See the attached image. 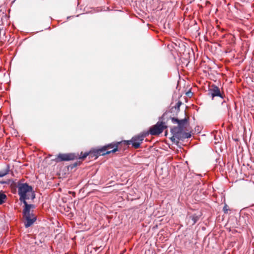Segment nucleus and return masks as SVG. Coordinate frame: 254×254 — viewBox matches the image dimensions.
<instances>
[{
  "label": "nucleus",
  "instance_id": "nucleus-1",
  "mask_svg": "<svg viewBox=\"0 0 254 254\" xmlns=\"http://www.w3.org/2000/svg\"><path fill=\"white\" fill-rule=\"evenodd\" d=\"M21 202L24 204V207L23 209V216L26 221L24 225L26 228L30 227L36 220V216L33 213V209L35 208V205L32 204H28L26 200Z\"/></svg>",
  "mask_w": 254,
  "mask_h": 254
},
{
  "label": "nucleus",
  "instance_id": "nucleus-2",
  "mask_svg": "<svg viewBox=\"0 0 254 254\" xmlns=\"http://www.w3.org/2000/svg\"><path fill=\"white\" fill-rule=\"evenodd\" d=\"M17 188L20 202L29 199L34 200L35 198L36 194L32 187L27 183H18Z\"/></svg>",
  "mask_w": 254,
  "mask_h": 254
},
{
  "label": "nucleus",
  "instance_id": "nucleus-3",
  "mask_svg": "<svg viewBox=\"0 0 254 254\" xmlns=\"http://www.w3.org/2000/svg\"><path fill=\"white\" fill-rule=\"evenodd\" d=\"M121 143V142H113L100 148L94 149L91 152V156L97 158L101 155L103 156L111 153H114L118 151V145Z\"/></svg>",
  "mask_w": 254,
  "mask_h": 254
},
{
  "label": "nucleus",
  "instance_id": "nucleus-4",
  "mask_svg": "<svg viewBox=\"0 0 254 254\" xmlns=\"http://www.w3.org/2000/svg\"><path fill=\"white\" fill-rule=\"evenodd\" d=\"M121 143V142H113L100 148L94 149L91 152V156L97 158L101 155L103 156L111 153H114L118 151V145Z\"/></svg>",
  "mask_w": 254,
  "mask_h": 254
},
{
  "label": "nucleus",
  "instance_id": "nucleus-5",
  "mask_svg": "<svg viewBox=\"0 0 254 254\" xmlns=\"http://www.w3.org/2000/svg\"><path fill=\"white\" fill-rule=\"evenodd\" d=\"M164 115L165 114L159 118V121H158L156 124L150 128L149 133L150 134L153 135H158L163 132L164 129L167 127L165 122L162 121Z\"/></svg>",
  "mask_w": 254,
  "mask_h": 254
},
{
  "label": "nucleus",
  "instance_id": "nucleus-6",
  "mask_svg": "<svg viewBox=\"0 0 254 254\" xmlns=\"http://www.w3.org/2000/svg\"><path fill=\"white\" fill-rule=\"evenodd\" d=\"M146 135V133H144L143 134L135 136L132 137V138L129 140L124 141V142L127 145H129L131 144L132 146H133L135 148H138L140 146V144L143 140L144 138Z\"/></svg>",
  "mask_w": 254,
  "mask_h": 254
},
{
  "label": "nucleus",
  "instance_id": "nucleus-7",
  "mask_svg": "<svg viewBox=\"0 0 254 254\" xmlns=\"http://www.w3.org/2000/svg\"><path fill=\"white\" fill-rule=\"evenodd\" d=\"M78 158V154L75 153H66L63 154L59 153L57 158L55 159V161L57 162L60 161H68L70 160H73L76 159Z\"/></svg>",
  "mask_w": 254,
  "mask_h": 254
},
{
  "label": "nucleus",
  "instance_id": "nucleus-8",
  "mask_svg": "<svg viewBox=\"0 0 254 254\" xmlns=\"http://www.w3.org/2000/svg\"><path fill=\"white\" fill-rule=\"evenodd\" d=\"M209 95L213 99L215 97L218 96L223 98V96L221 94L219 88L216 85H213L209 90Z\"/></svg>",
  "mask_w": 254,
  "mask_h": 254
},
{
  "label": "nucleus",
  "instance_id": "nucleus-9",
  "mask_svg": "<svg viewBox=\"0 0 254 254\" xmlns=\"http://www.w3.org/2000/svg\"><path fill=\"white\" fill-rule=\"evenodd\" d=\"M181 130L180 134L178 135L177 138L178 140H184L186 138H189L191 137V134L190 133L185 132Z\"/></svg>",
  "mask_w": 254,
  "mask_h": 254
},
{
  "label": "nucleus",
  "instance_id": "nucleus-10",
  "mask_svg": "<svg viewBox=\"0 0 254 254\" xmlns=\"http://www.w3.org/2000/svg\"><path fill=\"white\" fill-rule=\"evenodd\" d=\"M10 171V166L6 164L4 167L0 170V177H3L7 175Z\"/></svg>",
  "mask_w": 254,
  "mask_h": 254
},
{
  "label": "nucleus",
  "instance_id": "nucleus-11",
  "mask_svg": "<svg viewBox=\"0 0 254 254\" xmlns=\"http://www.w3.org/2000/svg\"><path fill=\"white\" fill-rule=\"evenodd\" d=\"M181 130H183V129L179 127H174L171 129L172 134L174 135L176 137H177Z\"/></svg>",
  "mask_w": 254,
  "mask_h": 254
},
{
  "label": "nucleus",
  "instance_id": "nucleus-12",
  "mask_svg": "<svg viewBox=\"0 0 254 254\" xmlns=\"http://www.w3.org/2000/svg\"><path fill=\"white\" fill-rule=\"evenodd\" d=\"M188 121V120L186 118L184 119L179 120L178 127L183 129L184 126L187 123Z\"/></svg>",
  "mask_w": 254,
  "mask_h": 254
},
{
  "label": "nucleus",
  "instance_id": "nucleus-13",
  "mask_svg": "<svg viewBox=\"0 0 254 254\" xmlns=\"http://www.w3.org/2000/svg\"><path fill=\"white\" fill-rule=\"evenodd\" d=\"M6 198V195L3 192H0V204H2L4 202L5 199Z\"/></svg>",
  "mask_w": 254,
  "mask_h": 254
},
{
  "label": "nucleus",
  "instance_id": "nucleus-14",
  "mask_svg": "<svg viewBox=\"0 0 254 254\" xmlns=\"http://www.w3.org/2000/svg\"><path fill=\"white\" fill-rule=\"evenodd\" d=\"M91 152H92V150L90 152H85L82 156H80L79 157L78 156L77 158L84 159L85 158H86L88 155H91Z\"/></svg>",
  "mask_w": 254,
  "mask_h": 254
},
{
  "label": "nucleus",
  "instance_id": "nucleus-15",
  "mask_svg": "<svg viewBox=\"0 0 254 254\" xmlns=\"http://www.w3.org/2000/svg\"><path fill=\"white\" fill-rule=\"evenodd\" d=\"M199 217L198 216H193L191 218V220L193 221V224H195L198 220Z\"/></svg>",
  "mask_w": 254,
  "mask_h": 254
},
{
  "label": "nucleus",
  "instance_id": "nucleus-16",
  "mask_svg": "<svg viewBox=\"0 0 254 254\" xmlns=\"http://www.w3.org/2000/svg\"><path fill=\"white\" fill-rule=\"evenodd\" d=\"M171 121L173 124L179 123V119L178 118H176L175 117L171 118Z\"/></svg>",
  "mask_w": 254,
  "mask_h": 254
},
{
  "label": "nucleus",
  "instance_id": "nucleus-17",
  "mask_svg": "<svg viewBox=\"0 0 254 254\" xmlns=\"http://www.w3.org/2000/svg\"><path fill=\"white\" fill-rule=\"evenodd\" d=\"M170 139H171V141L173 142H176L177 143L178 142V141L177 140H176V139H177V137L176 136H175L174 135H173V136L170 138Z\"/></svg>",
  "mask_w": 254,
  "mask_h": 254
},
{
  "label": "nucleus",
  "instance_id": "nucleus-18",
  "mask_svg": "<svg viewBox=\"0 0 254 254\" xmlns=\"http://www.w3.org/2000/svg\"><path fill=\"white\" fill-rule=\"evenodd\" d=\"M181 104H182V102H180V101H179L177 103L176 106H175V109H177L178 110H179L180 109V107L181 105Z\"/></svg>",
  "mask_w": 254,
  "mask_h": 254
},
{
  "label": "nucleus",
  "instance_id": "nucleus-19",
  "mask_svg": "<svg viewBox=\"0 0 254 254\" xmlns=\"http://www.w3.org/2000/svg\"><path fill=\"white\" fill-rule=\"evenodd\" d=\"M223 211H224L225 213H227V211H228V209H227V205L226 204H225L224 205V206L223 207Z\"/></svg>",
  "mask_w": 254,
  "mask_h": 254
},
{
  "label": "nucleus",
  "instance_id": "nucleus-20",
  "mask_svg": "<svg viewBox=\"0 0 254 254\" xmlns=\"http://www.w3.org/2000/svg\"><path fill=\"white\" fill-rule=\"evenodd\" d=\"M78 163H74L73 164V166H72L71 168H73V167H76Z\"/></svg>",
  "mask_w": 254,
  "mask_h": 254
},
{
  "label": "nucleus",
  "instance_id": "nucleus-21",
  "mask_svg": "<svg viewBox=\"0 0 254 254\" xmlns=\"http://www.w3.org/2000/svg\"><path fill=\"white\" fill-rule=\"evenodd\" d=\"M4 183H5V182H4V181H0V184H3Z\"/></svg>",
  "mask_w": 254,
  "mask_h": 254
}]
</instances>
